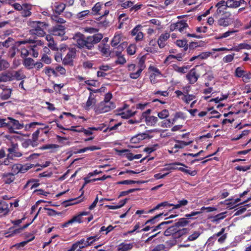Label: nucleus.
<instances>
[{
    "mask_svg": "<svg viewBox=\"0 0 251 251\" xmlns=\"http://www.w3.org/2000/svg\"><path fill=\"white\" fill-rule=\"evenodd\" d=\"M31 168V166H25L20 164H15L10 167L12 171L11 173L14 175H17L19 173H25Z\"/></svg>",
    "mask_w": 251,
    "mask_h": 251,
    "instance_id": "1a4fd4ad",
    "label": "nucleus"
},
{
    "mask_svg": "<svg viewBox=\"0 0 251 251\" xmlns=\"http://www.w3.org/2000/svg\"><path fill=\"white\" fill-rule=\"evenodd\" d=\"M58 147V145L55 144H49L43 146L41 148V150H47L50 149H56Z\"/></svg>",
    "mask_w": 251,
    "mask_h": 251,
    "instance_id": "0e129e2a",
    "label": "nucleus"
},
{
    "mask_svg": "<svg viewBox=\"0 0 251 251\" xmlns=\"http://www.w3.org/2000/svg\"><path fill=\"white\" fill-rule=\"evenodd\" d=\"M102 38L103 35L101 33L95 34L86 37L83 34L77 33L73 39L76 43V46L78 48L92 50L94 48V45L100 42Z\"/></svg>",
    "mask_w": 251,
    "mask_h": 251,
    "instance_id": "f257e3e1",
    "label": "nucleus"
},
{
    "mask_svg": "<svg viewBox=\"0 0 251 251\" xmlns=\"http://www.w3.org/2000/svg\"><path fill=\"white\" fill-rule=\"evenodd\" d=\"M142 28V26L141 25H137L131 31V35L132 36H136L138 32L141 31V29Z\"/></svg>",
    "mask_w": 251,
    "mask_h": 251,
    "instance_id": "052dcab7",
    "label": "nucleus"
},
{
    "mask_svg": "<svg viewBox=\"0 0 251 251\" xmlns=\"http://www.w3.org/2000/svg\"><path fill=\"white\" fill-rule=\"evenodd\" d=\"M22 231L21 228L16 229L12 230L11 232H7L5 233V235L6 237H10L13 236L14 234L19 233Z\"/></svg>",
    "mask_w": 251,
    "mask_h": 251,
    "instance_id": "a18cd8bd",
    "label": "nucleus"
},
{
    "mask_svg": "<svg viewBox=\"0 0 251 251\" xmlns=\"http://www.w3.org/2000/svg\"><path fill=\"white\" fill-rule=\"evenodd\" d=\"M31 9V5L27 3L24 4V8L22 10V15L24 17H29L31 15L30 10Z\"/></svg>",
    "mask_w": 251,
    "mask_h": 251,
    "instance_id": "5701e85b",
    "label": "nucleus"
},
{
    "mask_svg": "<svg viewBox=\"0 0 251 251\" xmlns=\"http://www.w3.org/2000/svg\"><path fill=\"white\" fill-rule=\"evenodd\" d=\"M56 70L57 72V73L63 75H65L66 74V69L62 66L60 65H58L56 67Z\"/></svg>",
    "mask_w": 251,
    "mask_h": 251,
    "instance_id": "8fccbe9b",
    "label": "nucleus"
},
{
    "mask_svg": "<svg viewBox=\"0 0 251 251\" xmlns=\"http://www.w3.org/2000/svg\"><path fill=\"white\" fill-rule=\"evenodd\" d=\"M145 58L144 57H142L139 62V69L135 73H131L129 74V76L130 78L132 79H137L141 75V74L142 71L145 68L146 66L145 65Z\"/></svg>",
    "mask_w": 251,
    "mask_h": 251,
    "instance_id": "f8f14e48",
    "label": "nucleus"
},
{
    "mask_svg": "<svg viewBox=\"0 0 251 251\" xmlns=\"http://www.w3.org/2000/svg\"><path fill=\"white\" fill-rule=\"evenodd\" d=\"M173 68L174 70L177 73L181 74H185L186 73V70L188 69L189 67L188 66L180 67L177 66L176 65H174Z\"/></svg>",
    "mask_w": 251,
    "mask_h": 251,
    "instance_id": "2f4dec72",
    "label": "nucleus"
},
{
    "mask_svg": "<svg viewBox=\"0 0 251 251\" xmlns=\"http://www.w3.org/2000/svg\"><path fill=\"white\" fill-rule=\"evenodd\" d=\"M8 127L10 132L17 133L14 129H21L24 128L23 124H21L19 122L11 117H7Z\"/></svg>",
    "mask_w": 251,
    "mask_h": 251,
    "instance_id": "39448f33",
    "label": "nucleus"
},
{
    "mask_svg": "<svg viewBox=\"0 0 251 251\" xmlns=\"http://www.w3.org/2000/svg\"><path fill=\"white\" fill-rule=\"evenodd\" d=\"M14 176L11 173H6L2 174V178L5 184H9L15 179Z\"/></svg>",
    "mask_w": 251,
    "mask_h": 251,
    "instance_id": "f3484780",
    "label": "nucleus"
},
{
    "mask_svg": "<svg viewBox=\"0 0 251 251\" xmlns=\"http://www.w3.org/2000/svg\"><path fill=\"white\" fill-rule=\"evenodd\" d=\"M163 215V213H160V214H159L155 216H154L153 218H152L151 219L148 220L146 223H145V224L146 225H148V224H154L157 219L161 217L162 215Z\"/></svg>",
    "mask_w": 251,
    "mask_h": 251,
    "instance_id": "79ce46f5",
    "label": "nucleus"
},
{
    "mask_svg": "<svg viewBox=\"0 0 251 251\" xmlns=\"http://www.w3.org/2000/svg\"><path fill=\"white\" fill-rule=\"evenodd\" d=\"M170 36V35L168 32H165L160 35L157 40L158 45L160 48L165 47V42L169 39Z\"/></svg>",
    "mask_w": 251,
    "mask_h": 251,
    "instance_id": "dca6fc26",
    "label": "nucleus"
},
{
    "mask_svg": "<svg viewBox=\"0 0 251 251\" xmlns=\"http://www.w3.org/2000/svg\"><path fill=\"white\" fill-rule=\"evenodd\" d=\"M90 13L89 10H84L81 11L76 14V18L80 20L83 19L86 16H88Z\"/></svg>",
    "mask_w": 251,
    "mask_h": 251,
    "instance_id": "4c0bfd02",
    "label": "nucleus"
},
{
    "mask_svg": "<svg viewBox=\"0 0 251 251\" xmlns=\"http://www.w3.org/2000/svg\"><path fill=\"white\" fill-rule=\"evenodd\" d=\"M41 61L47 64H49L51 62V59L46 54L42 55Z\"/></svg>",
    "mask_w": 251,
    "mask_h": 251,
    "instance_id": "6e6d98bb",
    "label": "nucleus"
},
{
    "mask_svg": "<svg viewBox=\"0 0 251 251\" xmlns=\"http://www.w3.org/2000/svg\"><path fill=\"white\" fill-rule=\"evenodd\" d=\"M65 4L63 3L56 2L53 3V10L55 13L60 14H61L65 8Z\"/></svg>",
    "mask_w": 251,
    "mask_h": 251,
    "instance_id": "412c9836",
    "label": "nucleus"
},
{
    "mask_svg": "<svg viewBox=\"0 0 251 251\" xmlns=\"http://www.w3.org/2000/svg\"><path fill=\"white\" fill-rule=\"evenodd\" d=\"M238 7V6L237 5V0H227L226 2L225 8H224V9H226V8H236Z\"/></svg>",
    "mask_w": 251,
    "mask_h": 251,
    "instance_id": "c85d7f7f",
    "label": "nucleus"
},
{
    "mask_svg": "<svg viewBox=\"0 0 251 251\" xmlns=\"http://www.w3.org/2000/svg\"><path fill=\"white\" fill-rule=\"evenodd\" d=\"M171 221H167V222H163L158 225L157 226L155 227H152V232H155L157 231L158 230L161 229L162 228H164V226L166 225L169 224L171 223Z\"/></svg>",
    "mask_w": 251,
    "mask_h": 251,
    "instance_id": "f704fd0d",
    "label": "nucleus"
},
{
    "mask_svg": "<svg viewBox=\"0 0 251 251\" xmlns=\"http://www.w3.org/2000/svg\"><path fill=\"white\" fill-rule=\"evenodd\" d=\"M245 72L241 69L240 67H238L235 70L236 75L238 77H245Z\"/></svg>",
    "mask_w": 251,
    "mask_h": 251,
    "instance_id": "09e8293b",
    "label": "nucleus"
},
{
    "mask_svg": "<svg viewBox=\"0 0 251 251\" xmlns=\"http://www.w3.org/2000/svg\"><path fill=\"white\" fill-rule=\"evenodd\" d=\"M35 63V61L30 57H25L23 60L24 66L28 70L34 68Z\"/></svg>",
    "mask_w": 251,
    "mask_h": 251,
    "instance_id": "a211bd4d",
    "label": "nucleus"
},
{
    "mask_svg": "<svg viewBox=\"0 0 251 251\" xmlns=\"http://www.w3.org/2000/svg\"><path fill=\"white\" fill-rule=\"evenodd\" d=\"M200 234L201 233L199 231H195L188 237L187 240L189 241H194L199 237Z\"/></svg>",
    "mask_w": 251,
    "mask_h": 251,
    "instance_id": "c03bdc74",
    "label": "nucleus"
},
{
    "mask_svg": "<svg viewBox=\"0 0 251 251\" xmlns=\"http://www.w3.org/2000/svg\"><path fill=\"white\" fill-rule=\"evenodd\" d=\"M176 144L174 148L176 149H182L185 146L189 145L192 142H186L183 141H177Z\"/></svg>",
    "mask_w": 251,
    "mask_h": 251,
    "instance_id": "72a5a7b5",
    "label": "nucleus"
},
{
    "mask_svg": "<svg viewBox=\"0 0 251 251\" xmlns=\"http://www.w3.org/2000/svg\"><path fill=\"white\" fill-rule=\"evenodd\" d=\"M116 56L117 57V60L115 61L116 64L123 65L126 63V61L123 55L119 51H116Z\"/></svg>",
    "mask_w": 251,
    "mask_h": 251,
    "instance_id": "a878e982",
    "label": "nucleus"
},
{
    "mask_svg": "<svg viewBox=\"0 0 251 251\" xmlns=\"http://www.w3.org/2000/svg\"><path fill=\"white\" fill-rule=\"evenodd\" d=\"M200 74L198 73L196 68L191 69L187 74L186 77L189 83L193 84L196 83L200 77Z\"/></svg>",
    "mask_w": 251,
    "mask_h": 251,
    "instance_id": "9d476101",
    "label": "nucleus"
},
{
    "mask_svg": "<svg viewBox=\"0 0 251 251\" xmlns=\"http://www.w3.org/2000/svg\"><path fill=\"white\" fill-rule=\"evenodd\" d=\"M122 118L127 119L134 115V113L130 111H127L126 112H122L120 114Z\"/></svg>",
    "mask_w": 251,
    "mask_h": 251,
    "instance_id": "680f3d73",
    "label": "nucleus"
},
{
    "mask_svg": "<svg viewBox=\"0 0 251 251\" xmlns=\"http://www.w3.org/2000/svg\"><path fill=\"white\" fill-rule=\"evenodd\" d=\"M18 146L17 144H12L11 147L8 149L9 152L8 157L13 159L14 157H20L22 156V153L18 151Z\"/></svg>",
    "mask_w": 251,
    "mask_h": 251,
    "instance_id": "ddd939ff",
    "label": "nucleus"
},
{
    "mask_svg": "<svg viewBox=\"0 0 251 251\" xmlns=\"http://www.w3.org/2000/svg\"><path fill=\"white\" fill-rule=\"evenodd\" d=\"M236 31H237L236 30H228V31L224 33L223 34H222V35H221L220 36L217 37V39H222L224 38L227 37L229 36L230 35H231V34H234Z\"/></svg>",
    "mask_w": 251,
    "mask_h": 251,
    "instance_id": "49530a36",
    "label": "nucleus"
},
{
    "mask_svg": "<svg viewBox=\"0 0 251 251\" xmlns=\"http://www.w3.org/2000/svg\"><path fill=\"white\" fill-rule=\"evenodd\" d=\"M65 29L64 26L57 25L52 27L51 33L54 36H62L65 33Z\"/></svg>",
    "mask_w": 251,
    "mask_h": 251,
    "instance_id": "4468645a",
    "label": "nucleus"
},
{
    "mask_svg": "<svg viewBox=\"0 0 251 251\" xmlns=\"http://www.w3.org/2000/svg\"><path fill=\"white\" fill-rule=\"evenodd\" d=\"M177 29L181 33L188 27V24L184 21H181L176 23Z\"/></svg>",
    "mask_w": 251,
    "mask_h": 251,
    "instance_id": "cd10ccee",
    "label": "nucleus"
},
{
    "mask_svg": "<svg viewBox=\"0 0 251 251\" xmlns=\"http://www.w3.org/2000/svg\"><path fill=\"white\" fill-rule=\"evenodd\" d=\"M225 14H227L225 16L221 17L217 21V24L219 26L227 27L232 24L233 21L231 16V13L229 12H225Z\"/></svg>",
    "mask_w": 251,
    "mask_h": 251,
    "instance_id": "0eeeda50",
    "label": "nucleus"
},
{
    "mask_svg": "<svg viewBox=\"0 0 251 251\" xmlns=\"http://www.w3.org/2000/svg\"><path fill=\"white\" fill-rule=\"evenodd\" d=\"M151 251H166L165 246L163 244H159L155 246Z\"/></svg>",
    "mask_w": 251,
    "mask_h": 251,
    "instance_id": "bf43d9fd",
    "label": "nucleus"
},
{
    "mask_svg": "<svg viewBox=\"0 0 251 251\" xmlns=\"http://www.w3.org/2000/svg\"><path fill=\"white\" fill-rule=\"evenodd\" d=\"M195 98V96L189 94L183 95V97H181V100L187 103H189L190 101L192 100Z\"/></svg>",
    "mask_w": 251,
    "mask_h": 251,
    "instance_id": "e433bc0d",
    "label": "nucleus"
},
{
    "mask_svg": "<svg viewBox=\"0 0 251 251\" xmlns=\"http://www.w3.org/2000/svg\"><path fill=\"white\" fill-rule=\"evenodd\" d=\"M13 41L12 38L9 37L5 41L0 42V45H2V47L8 48L10 46V43Z\"/></svg>",
    "mask_w": 251,
    "mask_h": 251,
    "instance_id": "603ef678",
    "label": "nucleus"
},
{
    "mask_svg": "<svg viewBox=\"0 0 251 251\" xmlns=\"http://www.w3.org/2000/svg\"><path fill=\"white\" fill-rule=\"evenodd\" d=\"M8 76L7 72L0 74V82H6L8 81Z\"/></svg>",
    "mask_w": 251,
    "mask_h": 251,
    "instance_id": "3c124183",
    "label": "nucleus"
},
{
    "mask_svg": "<svg viewBox=\"0 0 251 251\" xmlns=\"http://www.w3.org/2000/svg\"><path fill=\"white\" fill-rule=\"evenodd\" d=\"M82 222V218L79 215L75 216L70 220V223H71L72 224L74 223H81Z\"/></svg>",
    "mask_w": 251,
    "mask_h": 251,
    "instance_id": "de8ad7c7",
    "label": "nucleus"
},
{
    "mask_svg": "<svg viewBox=\"0 0 251 251\" xmlns=\"http://www.w3.org/2000/svg\"><path fill=\"white\" fill-rule=\"evenodd\" d=\"M136 47L135 45H130L127 49V52L130 55H133L136 52Z\"/></svg>",
    "mask_w": 251,
    "mask_h": 251,
    "instance_id": "a19ab883",
    "label": "nucleus"
},
{
    "mask_svg": "<svg viewBox=\"0 0 251 251\" xmlns=\"http://www.w3.org/2000/svg\"><path fill=\"white\" fill-rule=\"evenodd\" d=\"M146 125L148 126H154L158 122V118L154 116H149L144 118Z\"/></svg>",
    "mask_w": 251,
    "mask_h": 251,
    "instance_id": "aec40b11",
    "label": "nucleus"
},
{
    "mask_svg": "<svg viewBox=\"0 0 251 251\" xmlns=\"http://www.w3.org/2000/svg\"><path fill=\"white\" fill-rule=\"evenodd\" d=\"M142 183H143V182H141L140 181H134V180H125L121 181L118 182V184H126V185L133 184V183L140 184Z\"/></svg>",
    "mask_w": 251,
    "mask_h": 251,
    "instance_id": "37998d69",
    "label": "nucleus"
},
{
    "mask_svg": "<svg viewBox=\"0 0 251 251\" xmlns=\"http://www.w3.org/2000/svg\"><path fill=\"white\" fill-rule=\"evenodd\" d=\"M9 211L8 204L4 201L0 202V214L5 215Z\"/></svg>",
    "mask_w": 251,
    "mask_h": 251,
    "instance_id": "b1692460",
    "label": "nucleus"
},
{
    "mask_svg": "<svg viewBox=\"0 0 251 251\" xmlns=\"http://www.w3.org/2000/svg\"><path fill=\"white\" fill-rule=\"evenodd\" d=\"M101 9V4L100 2H97L95 4L94 7L92 8L93 12L97 13L100 11Z\"/></svg>",
    "mask_w": 251,
    "mask_h": 251,
    "instance_id": "774afa93",
    "label": "nucleus"
},
{
    "mask_svg": "<svg viewBox=\"0 0 251 251\" xmlns=\"http://www.w3.org/2000/svg\"><path fill=\"white\" fill-rule=\"evenodd\" d=\"M76 50L75 48H70L68 49L67 54L62 59V63L64 65L73 66V59L76 57Z\"/></svg>",
    "mask_w": 251,
    "mask_h": 251,
    "instance_id": "20e7f679",
    "label": "nucleus"
},
{
    "mask_svg": "<svg viewBox=\"0 0 251 251\" xmlns=\"http://www.w3.org/2000/svg\"><path fill=\"white\" fill-rule=\"evenodd\" d=\"M10 66V64L6 60L2 59L0 55V72L5 70L8 68Z\"/></svg>",
    "mask_w": 251,
    "mask_h": 251,
    "instance_id": "7c9ffc66",
    "label": "nucleus"
},
{
    "mask_svg": "<svg viewBox=\"0 0 251 251\" xmlns=\"http://www.w3.org/2000/svg\"><path fill=\"white\" fill-rule=\"evenodd\" d=\"M234 58V54H229L225 57H224L223 59V60L225 63H229L231 62Z\"/></svg>",
    "mask_w": 251,
    "mask_h": 251,
    "instance_id": "e2e57ef3",
    "label": "nucleus"
},
{
    "mask_svg": "<svg viewBox=\"0 0 251 251\" xmlns=\"http://www.w3.org/2000/svg\"><path fill=\"white\" fill-rule=\"evenodd\" d=\"M237 48L238 49L236 50L242 49L249 50L251 49V46L246 43H241L238 45Z\"/></svg>",
    "mask_w": 251,
    "mask_h": 251,
    "instance_id": "5fc2aeb1",
    "label": "nucleus"
},
{
    "mask_svg": "<svg viewBox=\"0 0 251 251\" xmlns=\"http://www.w3.org/2000/svg\"><path fill=\"white\" fill-rule=\"evenodd\" d=\"M176 44L179 47H184L185 50L187 49L188 45H187V42L185 40H177L176 41Z\"/></svg>",
    "mask_w": 251,
    "mask_h": 251,
    "instance_id": "ea45409f",
    "label": "nucleus"
},
{
    "mask_svg": "<svg viewBox=\"0 0 251 251\" xmlns=\"http://www.w3.org/2000/svg\"><path fill=\"white\" fill-rule=\"evenodd\" d=\"M8 121L7 118H0V128L8 127Z\"/></svg>",
    "mask_w": 251,
    "mask_h": 251,
    "instance_id": "4d7b16f0",
    "label": "nucleus"
},
{
    "mask_svg": "<svg viewBox=\"0 0 251 251\" xmlns=\"http://www.w3.org/2000/svg\"><path fill=\"white\" fill-rule=\"evenodd\" d=\"M175 229V226H173L170 227L164 232V235L165 236H168V235H170L171 234H172L174 235Z\"/></svg>",
    "mask_w": 251,
    "mask_h": 251,
    "instance_id": "69168bd1",
    "label": "nucleus"
},
{
    "mask_svg": "<svg viewBox=\"0 0 251 251\" xmlns=\"http://www.w3.org/2000/svg\"><path fill=\"white\" fill-rule=\"evenodd\" d=\"M93 63L92 61H86L83 62V67L85 69H91L93 67Z\"/></svg>",
    "mask_w": 251,
    "mask_h": 251,
    "instance_id": "338daca9",
    "label": "nucleus"
},
{
    "mask_svg": "<svg viewBox=\"0 0 251 251\" xmlns=\"http://www.w3.org/2000/svg\"><path fill=\"white\" fill-rule=\"evenodd\" d=\"M93 93L91 92L89 94V98L88 99V100L86 103V105L85 106V108L86 110H88L89 109V107L92 106V105H94L96 102V100L95 98L92 97Z\"/></svg>",
    "mask_w": 251,
    "mask_h": 251,
    "instance_id": "bb28decb",
    "label": "nucleus"
},
{
    "mask_svg": "<svg viewBox=\"0 0 251 251\" xmlns=\"http://www.w3.org/2000/svg\"><path fill=\"white\" fill-rule=\"evenodd\" d=\"M98 47L99 51H100L103 55L106 56L110 55V50L108 47L104 44H100Z\"/></svg>",
    "mask_w": 251,
    "mask_h": 251,
    "instance_id": "c756f323",
    "label": "nucleus"
},
{
    "mask_svg": "<svg viewBox=\"0 0 251 251\" xmlns=\"http://www.w3.org/2000/svg\"><path fill=\"white\" fill-rule=\"evenodd\" d=\"M180 165L184 167L185 168H188L187 166H186L184 164L180 163V162H175L172 164H170V166H172V170H178L180 171H181L186 174H189L191 176H194L197 174V171H190L189 170H187L185 169L183 167H177L176 166Z\"/></svg>",
    "mask_w": 251,
    "mask_h": 251,
    "instance_id": "6e6552de",
    "label": "nucleus"
},
{
    "mask_svg": "<svg viewBox=\"0 0 251 251\" xmlns=\"http://www.w3.org/2000/svg\"><path fill=\"white\" fill-rule=\"evenodd\" d=\"M158 146V145L157 144H155L152 147H147L144 149V151L148 153H151V152L155 151L156 150V147Z\"/></svg>",
    "mask_w": 251,
    "mask_h": 251,
    "instance_id": "13d9d810",
    "label": "nucleus"
},
{
    "mask_svg": "<svg viewBox=\"0 0 251 251\" xmlns=\"http://www.w3.org/2000/svg\"><path fill=\"white\" fill-rule=\"evenodd\" d=\"M0 89L2 90L0 93V99L3 100H8L11 95L12 89L2 84L0 85Z\"/></svg>",
    "mask_w": 251,
    "mask_h": 251,
    "instance_id": "9b49d317",
    "label": "nucleus"
},
{
    "mask_svg": "<svg viewBox=\"0 0 251 251\" xmlns=\"http://www.w3.org/2000/svg\"><path fill=\"white\" fill-rule=\"evenodd\" d=\"M157 116L160 119H165L169 116V111L167 109H163L158 113Z\"/></svg>",
    "mask_w": 251,
    "mask_h": 251,
    "instance_id": "c9c22d12",
    "label": "nucleus"
},
{
    "mask_svg": "<svg viewBox=\"0 0 251 251\" xmlns=\"http://www.w3.org/2000/svg\"><path fill=\"white\" fill-rule=\"evenodd\" d=\"M133 247V243L126 244L122 243L117 247L118 251H129Z\"/></svg>",
    "mask_w": 251,
    "mask_h": 251,
    "instance_id": "4be33fe9",
    "label": "nucleus"
},
{
    "mask_svg": "<svg viewBox=\"0 0 251 251\" xmlns=\"http://www.w3.org/2000/svg\"><path fill=\"white\" fill-rule=\"evenodd\" d=\"M226 213V212H222L215 215L213 217L212 221L214 222H217L220 220L223 219L225 218Z\"/></svg>",
    "mask_w": 251,
    "mask_h": 251,
    "instance_id": "58836bf2",
    "label": "nucleus"
},
{
    "mask_svg": "<svg viewBox=\"0 0 251 251\" xmlns=\"http://www.w3.org/2000/svg\"><path fill=\"white\" fill-rule=\"evenodd\" d=\"M121 152H125L126 157L129 160H133L134 155L132 153H130L127 150H124L121 151Z\"/></svg>",
    "mask_w": 251,
    "mask_h": 251,
    "instance_id": "864d4df0",
    "label": "nucleus"
},
{
    "mask_svg": "<svg viewBox=\"0 0 251 251\" xmlns=\"http://www.w3.org/2000/svg\"><path fill=\"white\" fill-rule=\"evenodd\" d=\"M7 75H8V81H10L14 79L20 80L25 78V75H24L23 71L22 69H20L16 71H7Z\"/></svg>",
    "mask_w": 251,
    "mask_h": 251,
    "instance_id": "423d86ee",
    "label": "nucleus"
},
{
    "mask_svg": "<svg viewBox=\"0 0 251 251\" xmlns=\"http://www.w3.org/2000/svg\"><path fill=\"white\" fill-rule=\"evenodd\" d=\"M150 138L151 136L146 133L138 134L132 137L130 139V142L131 143L136 144L139 143L141 141H142L145 139Z\"/></svg>",
    "mask_w": 251,
    "mask_h": 251,
    "instance_id": "2eb2a0df",
    "label": "nucleus"
},
{
    "mask_svg": "<svg viewBox=\"0 0 251 251\" xmlns=\"http://www.w3.org/2000/svg\"><path fill=\"white\" fill-rule=\"evenodd\" d=\"M32 28L30 30V33L32 35H36L39 37H43L45 35V29L48 26V24L39 21L32 23Z\"/></svg>",
    "mask_w": 251,
    "mask_h": 251,
    "instance_id": "f03ea898",
    "label": "nucleus"
},
{
    "mask_svg": "<svg viewBox=\"0 0 251 251\" xmlns=\"http://www.w3.org/2000/svg\"><path fill=\"white\" fill-rule=\"evenodd\" d=\"M115 104L113 102L101 101L95 107L94 110L97 114H100L107 112L115 108Z\"/></svg>",
    "mask_w": 251,
    "mask_h": 251,
    "instance_id": "7ed1b4c3",
    "label": "nucleus"
},
{
    "mask_svg": "<svg viewBox=\"0 0 251 251\" xmlns=\"http://www.w3.org/2000/svg\"><path fill=\"white\" fill-rule=\"evenodd\" d=\"M189 229L187 228H176L174 230V238H178L188 232Z\"/></svg>",
    "mask_w": 251,
    "mask_h": 251,
    "instance_id": "6ab92c4d",
    "label": "nucleus"
},
{
    "mask_svg": "<svg viewBox=\"0 0 251 251\" xmlns=\"http://www.w3.org/2000/svg\"><path fill=\"white\" fill-rule=\"evenodd\" d=\"M189 223V221L187 220V218H183L179 219L178 221L173 226H175V228H180L187 226Z\"/></svg>",
    "mask_w": 251,
    "mask_h": 251,
    "instance_id": "393cba45",
    "label": "nucleus"
},
{
    "mask_svg": "<svg viewBox=\"0 0 251 251\" xmlns=\"http://www.w3.org/2000/svg\"><path fill=\"white\" fill-rule=\"evenodd\" d=\"M121 41V36L120 34H116L111 41V44L112 47L116 46Z\"/></svg>",
    "mask_w": 251,
    "mask_h": 251,
    "instance_id": "473e14b6",
    "label": "nucleus"
}]
</instances>
